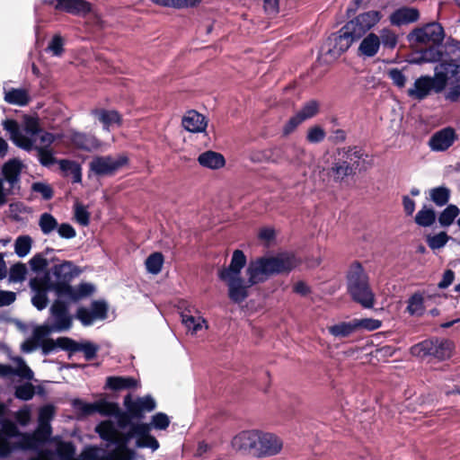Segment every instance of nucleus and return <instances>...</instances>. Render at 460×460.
Segmentation results:
<instances>
[{
	"instance_id": "nucleus-30",
	"label": "nucleus",
	"mask_w": 460,
	"mask_h": 460,
	"mask_svg": "<svg viewBox=\"0 0 460 460\" xmlns=\"http://www.w3.org/2000/svg\"><path fill=\"white\" fill-rule=\"evenodd\" d=\"M380 47L379 36L370 32L361 40L358 49V55L364 58H373L378 53Z\"/></svg>"
},
{
	"instance_id": "nucleus-43",
	"label": "nucleus",
	"mask_w": 460,
	"mask_h": 460,
	"mask_svg": "<svg viewBox=\"0 0 460 460\" xmlns=\"http://www.w3.org/2000/svg\"><path fill=\"white\" fill-rule=\"evenodd\" d=\"M442 53L436 48H429L420 53V55L411 59V63L422 64V63H435L440 61Z\"/></svg>"
},
{
	"instance_id": "nucleus-1",
	"label": "nucleus",
	"mask_w": 460,
	"mask_h": 460,
	"mask_svg": "<svg viewBox=\"0 0 460 460\" xmlns=\"http://www.w3.org/2000/svg\"><path fill=\"white\" fill-rule=\"evenodd\" d=\"M2 125L17 146L26 151L36 150L42 165L50 166L56 163L53 152L49 148L55 137L42 130L37 119L25 118L22 125H19L13 119H6Z\"/></svg>"
},
{
	"instance_id": "nucleus-44",
	"label": "nucleus",
	"mask_w": 460,
	"mask_h": 460,
	"mask_svg": "<svg viewBox=\"0 0 460 460\" xmlns=\"http://www.w3.org/2000/svg\"><path fill=\"white\" fill-rule=\"evenodd\" d=\"M39 226L43 234L49 235L57 230L58 220L50 213H43L39 218Z\"/></svg>"
},
{
	"instance_id": "nucleus-39",
	"label": "nucleus",
	"mask_w": 460,
	"mask_h": 460,
	"mask_svg": "<svg viewBox=\"0 0 460 460\" xmlns=\"http://www.w3.org/2000/svg\"><path fill=\"white\" fill-rule=\"evenodd\" d=\"M305 150L297 146H288L287 162L296 169H302L305 165Z\"/></svg>"
},
{
	"instance_id": "nucleus-13",
	"label": "nucleus",
	"mask_w": 460,
	"mask_h": 460,
	"mask_svg": "<svg viewBox=\"0 0 460 460\" xmlns=\"http://www.w3.org/2000/svg\"><path fill=\"white\" fill-rule=\"evenodd\" d=\"M455 345L448 340H426L411 347V352L417 357L433 356L440 360L452 356Z\"/></svg>"
},
{
	"instance_id": "nucleus-41",
	"label": "nucleus",
	"mask_w": 460,
	"mask_h": 460,
	"mask_svg": "<svg viewBox=\"0 0 460 460\" xmlns=\"http://www.w3.org/2000/svg\"><path fill=\"white\" fill-rule=\"evenodd\" d=\"M137 385L132 377L109 376L106 380V387L114 391L131 388Z\"/></svg>"
},
{
	"instance_id": "nucleus-54",
	"label": "nucleus",
	"mask_w": 460,
	"mask_h": 460,
	"mask_svg": "<svg viewBox=\"0 0 460 460\" xmlns=\"http://www.w3.org/2000/svg\"><path fill=\"white\" fill-rule=\"evenodd\" d=\"M326 133L320 126H314L308 128L306 140L309 143L316 144L322 142L325 138Z\"/></svg>"
},
{
	"instance_id": "nucleus-57",
	"label": "nucleus",
	"mask_w": 460,
	"mask_h": 460,
	"mask_svg": "<svg viewBox=\"0 0 460 460\" xmlns=\"http://www.w3.org/2000/svg\"><path fill=\"white\" fill-rule=\"evenodd\" d=\"M26 272L27 270L23 264H15L10 270L9 279L13 282H21L25 279Z\"/></svg>"
},
{
	"instance_id": "nucleus-23",
	"label": "nucleus",
	"mask_w": 460,
	"mask_h": 460,
	"mask_svg": "<svg viewBox=\"0 0 460 460\" xmlns=\"http://www.w3.org/2000/svg\"><path fill=\"white\" fill-rule=\"evenodd\" d=\"M58 343L62 349L83 352L87 360L94 358L99 350V346L91 341L76 342L69 338H58Z\"/></svg>"
},
{
	"instance_id": "nucleus-31",
	"label": "nucleus",
	"mask_w": 460,
	"mask_h": 460,
	"mask_svg": "<svg viewBox=\"0 0 460 460\" xmlns=\"http://www.w3.org/2000/svg\"><path fill=\"white\" fill-rule=\"evenodd\" d=\"M420 17L419 11L413 7H402L395 10L390 15V22L393 25L401 26L416 22Z\"/></svg>"
},
{
	"instance_id": "nucleus-40",
	"label": "nucleus",
	"mask_w": 460,
	"mask_h": 460,
	"mask_svg": "<svg viewBox=\"0 0 460 460\" xmlns=\"http://www.w3.org/2000/svg\"><path fill=\"white\" fill-rule=\"evenodd\" d=\"M58 164L65 175H71L74 182H81L82 169L79 164L75 161L63 159L58 161Z\"/></svg>"
},
{
	"instance_id": "nucleus-15",
	"label": "nucleus",
	"mask_w": 460,
	"mask_h": 460,
	"mask_svg": "<svg viewBox=\"0 0 460 460\" xmlns=\"http://www.w3.org/2000/svg\"><path fill=\"white\" fill-rule=\"evenodd\" d=\"M358 39L354 37L350 30H346V24L338 31L332 35L323 48L322 51L328 57L327 61H333L344 53Z\"/></svg>"
},
{
	"instance_id": "nucleus-26",
	"label": "nucleus",
	"mask_w": 460,
	"mask_h": 460,
	"mask_svg": "<svg viewBox=\"0 0 460 460\" xmlns=\"http://www.w3.org/2000/svg\"><path fill=\"white\" fill-rule=\"evenodd\" d=\"M12 360L16 365V368H13L9 365L0 364V377L18 376L28 380L33 377V372L26 365L22 358L14 357Z\"/></svg>"
},
{
	"instance_id": "nucleus-63",
	"label": "nucleus",
	"mask_w": 460,
	"mask_h": 460,
	"mask_svg": "<svg viewBox=\"0 0 460 460\" xmlns=\"http://www.w3.org/2000/svg\"><path fill=\"white\" fill-rule=\"evenodd\" d=\"M55 414V408L52 405H45L40 409L39 411V423L50 424L51 420Z\"/></svg>"
},
{
	"instance_id": "nucleus-61",
	"label": "nucleus",
	"mask_w": 460,
	"mask_h": 460,
	"mask_svg": "<svg viewBox=\"0 0 460 460\" xmlns=\"http://www.w3.org/2000/svg\"><path fill=\"white\" fill-rule=\"evenodd\" d=\"M357 331L359 329H366L369 331L376 330L381 326V322L376 319H354Z\"/></svg>"
},
{
	"instance_id": "nucleus-3",
	"label": "nucleus",
	"mask_w": 460,
	"mask_h": 460,
	"mask_svg": "<svg viewBox=\"0 0 460 460\" xmlns=\"http://www.w3.org/2000/svg\"><path fill=\"white\" fill-rule=\"evenodd\" d=\"M230 445L234 452L241 455L266 458L279 455L283 450L284 441L277 433L250 429L234 435Z\"/></svg>"
},
{
	"instance_id": "nucleus-34",
	"label": "nucleus",
	"mask_w": 460,
	"mask_h": 460,
	"mask_svg": "<svg viewBox=\"0 0 460 460\" xmlns=\"http://www.w3.org/2000/svg\"><path fill=\"white\" fill-rule=\"evenodd\" d=\"M199 164L208 169L217 170L224 167L226 160L224 156L215 151H206L198 157Z\"/></svg>"
},
{
	"instance_id": "nucleus-18",
	"label": "nucleus",
	"mask_w": 460,
	"mask_h": 460,
	"mask_svg": "<svg viewBox=\"0 0 460 460\" xmlns=\"http://www.w3.org/2000/svg\"><path fill=\"white\" fill-rule=\"evenodd\" d=\"M128 162L123 155H98L94 156L89 164L90 170L96 175H111Z\"/></svg>"
},
{
	"instance_id": "nucleus-19",
	"label": "nucleus",
	"mask_w": 460,
	"mask_h": 460,
	"mask_svg": "<svg viewBox=\"0 0 460 460\" xmlns=\"http://www.w3.org/2000/svg\"><path fill=\"white\" fill-rule=\"evenodd\" d=\"M382 19L378 11H368L358 14L346 23V30H350L354 37L358 40L374 28Z\"/></svg>"
},
{
	"instance_id": "nucleus-36",
	"label": "nucleus",
	"mask_w": 460,
	"mask_h": 460,
	"mask_svg": "<svg viewBox=\"0 0 460 460\" xmlns=\"http://www.w3.org/2000/svg\"><path fill=\"white\" fill-rule=\"evenodd\" d=\"M181 323L189 332L197 334L202 329H208L206 320L200 315H192L190 313H182Z\"/></svg>"
},
{
	"instance_id": "nucleus-20",
	"label": "nucleus",
	"mask_w": 460,
	"mask_h": 460,
	"mask_svg": "<svg viewBox=\"0 0 460 460\" xmlns=\"http://www.w3.org/2000/svg\"><path fill=\"white\" fill-rule=\"evenodd\" d=\"M107 305L102 301H93L90 308L79 307L76 311L75 317L83 325L88 326L93 324L96 320H103L107 317Z\"/></svg>"
},
{
	"instance_id": "nucleus-24",
	"label": "nucleus",
	"mask_w": 460,
	"mask_h": 460,
	"mask_svg": "<svg viewBox=\"0 0 460 460\" xmlns=\"http://www.w3.org/2000/svg\"><path fill=\"white\" fill-rule=\"evenodd\" d=\"M124 405L131 416L139 417L144 411H153L155 408V402L151 396L132 400L130 395H127L124 398Z\"/></svg>"
},
{
	"instance_id": "nucleus-56",
	"label": "nucleus",
	"mask_w": 460,
	"mask_h": 460,
	"mask_svg": "<svg viewBox=\"0 0 460 460\" xmlns=\"http://www.w3.org/2000/svg\"><path fill=\"white\" fill-rule=\"evenodd\" d=\"M449 237L445 232H441L438 234L428 236L427 243L429 246L435 250L443 247L448 241Z\"/></svg>"
},
{
	"instance_id": "nucleus-35",
	"label": "nucleus",
	"mask_w": 460,
	"mask_h": 460,
	"mask_svg": "<svg viewBox=\"0 0 460 460\" xmlns=\"http://www.w3.org/2000/svg\"><path fill=\"white\" fill-rule=\"evenodd\" d=\"M4 101L10 104L25 106L31 101L30 93L24 88L4 90Z\"/></svg>"
},
{
	"instance_id": "nucleus-37",
	"label": "nucleus",
	"mask_w": 460,
	"mask_h": 460,
	"mask_svg": "<svg viewBox=\"0 0 460 460\" xmlns=\"http://www.w3.org/2000/svg\"><path fill=\"white\" fill-rule=\"evenodd\" d=\"M328 332L336 339L348 338L357 332L355 320L339 322L328 327Z\"/></svg>"
},
{
	"instance_id": "nucleus-62",
	"label": "nucleus",
	"mask_w": 460,
	"mask_h": 460,
	"mask_svg": "<svg viewBox=\"0 0 460 460\" xmlns=\"http://www.w3.org/2000/svg\"><path fill=\"white\" fill-rule=\"evenodd\" d=\"M170 424L168 416L163 412H158L152 417L151 425L156 429H165Z\"/></svg>"
},
{
	"instance_id": "nucleus-27",
	"label": "nucleus",
	"mask_w": 460,
	"mask_h": 460,
	"mask_svg": "<svg viewBox=\"0 0 460 460\" xmlns=\"http://www.w3.org/2000/svg\"><path fill=\"white\" fill-rule=\"evenodd\" d=\"M69 139L76 148L87 152L97 150L102 146V143L95 136L82 132H72Z\"/></svg>"
},
{
	"instance_id": "nucleus-42",
	"label": "nucleus",
	"mask_w": 460,
	"mask_h": 460,
	"mask_svg": "<svg viewBox=\"0 0 460 460\" xmlns=\"http://www.w3.org/2000/svg\"><path fill=\"white\" fill-rule=\"evenodd\" d=\"M451 190L445 186H439L429 190V199L438 207H443L449 201Z\"/></svg>"
},
{
	"instance_id": "nucleus-38",
	"label": "nucleus",
	"mask_w": 460,
	"mask_h": 460,
	"mask_svg": "<svg viewBox=\"0 0 460 460\" xmlns=\"http://www.w3.org/2000/svg\"><path fill=\"white\" fill-rule=\"evenodd\" d=\"M95 290V288L91 283H81L76 287H72L71 292H66L62 298H66L68 301L75 302L84 297L92 295Z\"/></svg>"
},
{
	"instance_id": "nucleus-52",
	"label": "nucleus",
	"mask_w": 460,
	"mask_h": 460,
	"mask_svg": "<svg viewBox=\"0 0 460 460\" xmlns=\"http://www.w3.org/2000/svg\"><path fill=\"white\" fill-rule=\"evenodd\" d=\"M53 251V249H47L44 252L35 254L30 260L31 270L34 271L44 270L49 265V261L46 256Z\"/></svg>"
},
{
	"instance_id": "nucleus-48",
	"label": "nucleus",
	"mask_w": 460,
	"mask_h": 460,
	"mask_svg": "<svg viewBox=\"0 0 460 460\" xmlns=\"http://www.w3.org/2000/svg\"><path fill=\"white\" fill-rule=\"evenodd\" d=\"M381 40V45L384 48L394 49L398 42L397 34L389 28H384L380 31V34L378 35Z\"/></svg>"
},
{
	"instance_id": "nucleus-32",
	"label": "nucleus",
	"mask_w": 460,
	"mask_h": 460,
	"mask_svg": "<svg viewBox=\"0 0 460 460\" xmlns=\"http://www.w3.org/2000/svg\"><path fill=\"white\" fill-rule=\"evenodd\" d=\"M91 113L103 125V128L107 131L110 130L111 127L119 126L121 123L120 115L114 110L95 109Z\"/></svg>"
},
{
	"instance_id": "nucleus-33",
	"label": "nucleus",
	"mask_w": 460,
	"mask_h": 460,
	"mask_svg": "<svg viewBox=\"0 0 460 460\" xmlns=\"http://www.w3.org/2000/svg\"><path fill=\"white\" fill-rule=\"evenodd\" d=\"M31 287L32 290L34 291V295L31 298L32 305L38 309V310H43L47 307L49 303L48 298V291H52L51 289H49L45 288L40 283V279H34L31 281Z\"/></svg>"
},
{
	"instance_id": "nucleus-51",
	"label": "nucleus",
	"mask_w": 460,
	"mask_h": 460,
	"mask_svg": "<svg viewBox=\"0 0 460 460\" xmlns=\"http://www.w3.org/2000/svg\"><path fill=\"white\" fill-rule=\"evenodd\" d=\"M51 432L50 424L39 423L37 429L33 433H30L31 436H34L36 440V446L33 449H37L43 442L48 440Z\"/></svg>"
},
{
	"instance_id": "nucleus-10",
	"label": "nucleus",
	"mask_w": 460,
	"mask_h": 460,
	"mask_svg": "<svg viewBox=\"0 0 460 460\" xmlns=\"http://www.w3.org/2000/svg\"><path fill=\"white\" fill-rule=\"evenodd\" d=\"M348 289L352 298L362 306L370 308L374 305V294L368 286V278L358 262L349 270Z\"/></svg>"
},
{
	"instance_id": "nucleus-21",
	"label": "nucleus",
	"mask_w": 460,
	"mask_h": 460,
	"mask_svg": "<svg viewBox=\"0 0 460 460\" xmlns=\"http://www.w3.org/2000/svg\"><path fill=\"white\" fill-rule=\"evenodd\" d=\"M75 448L71 442L58 441L55 451H40L30 460H77L75 457Z\"/></svg>"
},
{
	"instance_id": "nucleus-12",
	"label": "nucleus",
	"mask_w": 460,
	"mask_h": 460,
	"mask_svg": "<svg viewBox=\"0 0 460 460\" xmlns=\"http://www.w3.org/2000/svg\"><path fill=\"white\" fill-rule=\"evenodd\" d=\"M72 321L67 305L58 298L50 307V317L48 323L38 327L34 331V334L37 338H40L51 332L68 331L72 326Z\"/></svg>"
},
{
	"instance_id": "nucleus-45",
	"label": "nucleus",
	"mask_w": 460,
	"mask_h": 460,
	"mask_svg": "<svg viewBox=\"0 0 460 460\" xmlns=\"http://www.w3.org/2000/svg\"><path fill=\"white\" fill-rule=\"evenodd\" d=\"M436 220V213L433 208L424 206L415 216V222L420 226H430Z\"/></svg>"
},
{
	"instance_id": "nucleus-60",
	"label": "nucleus",
	"mask_w": 460,
	"mask_h": 460,
	"mask_svg": "<svg viewBox=\"0 0 460 460\" xmlns=\"http://www.w3.org/2000/svg\"><path fill=\"white\" fill-rule=\"evenodd\" d=\"M34 395V388L31 384H25L17 386L15 389V396L19 399L28 401Z\"/></svg>"
},
{
	"instance_id": "nucleus-58",
	"label": "nucleus",
	"mask_w": 460,
	"mask_h": 460,
	"mask_svg": "<svg viewBox=\"0 0 460 460\" xmlns=\"http://www.w3.org/2000/svg\"><path fill=\"white\" fill-rule=\"evenodd\" d=\"M75 217L81 226H87L90 220V214L86 208L79 203L75 205Z\"/></svg>"
},
{
	"instance_id": "nucleus-17",
	"label": "nucleus",
	"mask_w": 460,
	"mask_h": 460,
	"mask_svg": "<svg viewBox=\"0 0 460 460\" xmlns=\"http://www.w3.org/2000/svg\"><path fill=\"white\" fill-rule=\"evenodd\" d=\"M445 38L443 27L438 22H430L420 28L413 30L408 40L415 44L439 45Z\"/></svg>"
},
{
	"instance_id": "nucleus-59",
	"label": "nucleus",
	"mask_w": 460,
	"mask_h": 460,
	"mask_svg": "<svg viewBox=\"0 0 460 460\" xmlns=\"http://www.w3.org/2000/svg\"><path fill=\"white\" fill-rule=\"evenodd\" d=\"M31 190L32 191L40 194L46 200L50 199L53 197L52 188L45 182H34L31 185Z\"/></svg>"
},
{
	"instance_id": "nucleus-47",
	"label": "nucleus",
	"mask_w": 460,
	"mask_h": 460,
	"mask_svg": "<svg viewBox=\"0 0 460 460\" xmlns=\"http://www.w3.org/2000/svg\"><path fill=\"white\" fill-rule=\"evenodd\" d=\"M145 264L149 273L156 275L162 270L164 256L161 252H154L146 258Z\"/></svg>"
},
{
	"instance_id": "nucleus-9",
	"label": "nucleus",
	"mask_w": 460,
	"mask_h": 460,
	"mask_svg": "<svg viewBox=\"0 0 460 460\" xmlns=\"http://www.w3.org/2000/svg\"><path fill=\"white\" fill-rule=\"evenodd\" d=\"M36 446L34 436L21 433L16 425L9 420L2 423L0 429V456L5 457L15 450L32 449Z\"/></svg>"
},
{
	"instance_id": "nucleus-49",
	"label": "nucleus",
	"mask_w": 460,
	"mask_h": 460,
	"mask_svg": "<svg viewBox=\"0 0 460 460\" xmlns=\"http://www.w3.org/2000/svg\"><path fill=\"white\" fill-rule=\"evenodd\" d=\"M32 239L29 235L17 237L14 243V251L19 257H25L31 251Z\"/></svg>"
},
{
	"instance_id": "nucleus-55",
	"label": "nucleus",
	"mask_w": 460,
	"mask_h": 460,
	"mask_svg": "<svg viewBox=\"0 0 460 460\" xmlns=\"http://www.w3.org/2000/svg\"><path fill=\"white\" fill-rule=\"evenodd\" d=\"M269 156L270 162L275 164H281L284 161H287L288 155V146L287 147H279L276 146L269 149Z\"/></svg>"
},
{
	"instance_id": "nucleus-11",
	"label": "nucleus",
	"mask_w": 460,
	"mask_h": 460,
	"mask_svg": "<svg viewBox=\"0 0 460 460\" xmlns=\"http://www.w3.org/2000/svg\"><path fill=\"white\" fill-rule=\"evenodd\" d=\"M348 289L352 298L362 306L370 308L374 305V294L368 286V278L358 262L349 270Z\"/></svg>"
},
{
	"instance_id": "nucleus-25",
	"label": "nucleus",
	"mask_w": 460,
	"mask_h": 460,
	"mask_svg": "<svg viewBox=\"0 0 460 460\" xmlns=\"http://www.w3.org/2000/svg\"><path fill=\"white\" fill-rule=\"evenodd\" d=\"M432 90L436 92V80L434 76L424 75L416 79L413 86L408 90V95L417 100H423Z\"/></svg>"
},
{
	"instance_id": "nucleus-6",
	"label": "nucleus",
	"mask_w": 460,
	"mask_h": 460,
	"mask_svg": "<svg viewBox=\"0 0 460 460\" xmlns=\"http://www.w3.org/2000/svg\"><path fill=\"white\" fill-rule=\"evenodd\" d=\"M361 157L362 152L356 146L337 148L332 154H325L319 162L318 167L335 181H341L354 173L351 163Z\"/></svg>"
},
{
	"instance_id": "nucleus-53",
	"label": "nucleus",
	"mask_w": 460,
	"mask_h": 460,
	"mask_svg": "<svg viewBox=\"0 0 460 460\" xmlns=\"http://www.w3.org/2000/svg\"><path fill=\"white\" fill-rule=\"evenodd\" d=\"M423 298L420 295H413L408 302L407 310L411 314L420 315L423 312Z\"/></svg>"
},
{
	"instance_id": "nucleus-50",
	"label": "nucleus",
	"mask_w": 460,
	"mask_h": 460,
	"mask_svg": "<svg viewBox=\"0 0 460 460\" xmlns=\"http://www.w3.org/2000/svg\"><path fill=\"white\" fill-rule=\"evenodd\" d=\"M319 111V103L314 100L305 102L303 107L296 112L302 121L314 117Z\"/></svg>"
},
{
	"instance_id": "nucleus-64",
	"label": "nucleus",
	"mask_w": 460,
	"mask_h": 460,
	"mask_svg": "<svg viewBox=\"0 0 460 460\" xmlns=\"http://www.w3.org/2000/svg\"><path fill=\"white\" fill-rule=\"evenodd\" d=\"M64 40L59 35H56L50 40L48 46V50L54 56H60L63 52Z\"/></svg>"
},
{
	"instance_id": "nucleus-28",
	"label": "nucleus",
	"mask_w": 460,
	"mask_h": 460,
	"mask_svg": "<svg viewBox=\"0 0 460 460\" xmlns=\"http://www.w3.org/2000/svg\"><path fill=\"white\" fill-rule=\"evenodd\" d=\"M55 9L74 15H84L91 11V5L84 0H55Z\"/></svg>"
},
{
	"instance_id": "nucleus-16",
	"label": "nucleus",
	"mask_w": 460,
	"mask_h": 460,
	"mask_svg": "<svg viewBox=\"0 0 460 460\" xmlns=\"http://www.w3.org/2000/svg\"><path fill=\"white\" fill-rule=\"evenodd\" d=\"M436 93H441L447 84L460 83V65L455 60H444L435 67Z\"/></svg>"
},
{
	"instance_id": "nucleus-46",
	"label": "nucleus",
	"mask_w": 460,
	"mask_h": 460,
	"mask_svg": "<svg viewBox=\"0 0 460 460\" xmlns=\"http://www.w3.org/2000/svg\"><path fill=\"white\" fill-rule=\"evenodd\" d=\"M459 214L460 209L457 206L450 204L440 213L438 222L441 226H449L453 224Z\"/></svg>"
},
{
	"instance_id": "nucleus-2",
	"label": "nucleus",
	"mask_w": 460,
	"mask_h": 460,
	"mask_svg": "<svg viewBox=\"0 0 460 460\" xmlns=\"http://www.w3.org/2000/svg\"><path fill=\"white\" fill-rule=\"evenodd\" d=\"M75 406L82 411L84 414H92L99 412L106 416H113L117 421V429L119 428L127 432L123 434L119 430V438L127 439L126 447L129 450L128 446L131 440L135 439L134 446L137 447H150L153 451L159 447V443L155 438L148 435L150 427L147 424L131 423L128 414L121 412L117 404L105 401H99L93 403H87L82 401H75ZM131 452H133L130 449ZM134 454V453H132ZM134 455H132V458Z\"/></svg>"
},
{
	"instance_id": "nucleus-4",
	"label": "nucleus",
	"mask_w": 460,
	"mask_h": 460,
	"mask_svg": "<svg viewBox=\"0 0 460 460\" xmlns=\"http://www.w3.org/2000/svg\"><path fill=\"white\" fill-rule=\"evenodd\" d=\"M299 261L293 253H281L275 257H261L252 261L246 270L248 282L254 285L265 281L273 274L288 272Z\"/></svg>"
},
{
	"instance_id": "nucleus-22",
	"label": "nucleus",
	"mask_w": 460,
	"mask_h": 460,
	"mask_svg": "<svg viewBox=\"0 0 460 460\" xmlns=\"http://www.w3.org/2000/svg\"><path fill=\"white\" fill-rule=\"evenodd\" d=\"M456 139V130L447 127L434 133L429 140V146L432 151L443 152L453 146Z\"/></svg>"
},
{
	"instance_id": "nucleus-7",
	"label": "nucleus",
	"mask_w": 460,
	"mask_h": 460,
	"mask_svg": "<svg viewBox=\"0 0 460 460\" xmlns=\"http://www.w3.org/2000/svg\"><path fill=\"white\" fill-rule=\"evenodd\" d=\"M246 263V257L240 250L233 253L230 265L218 271V278L228 288V296L234 303H241L248 296V288L252 285L241 277V270Z\"/></svg>"
},
{
	"instance_id": "nucleus-8",
	"label": "nucleus",
	"mask_w": 460,
	"mask_h": 460,
	"mask_svg": "<svg viewBox=\"0 0 460 460\" xmlns=\"http://www.w3.org/2000/svg\"><path fill=\"white\" fill-rule=\"evenodd\" d=\"M81 273V270L70 261L54 265L43 278L40 283L45 288L55 292L58 298H62L66 292H71L70 282Z\"/></svg>"
},
{
	"instance_id": "nucleus-29",
	"label": "nucleus",
	"mask_w": 460,
	"mask_h": 460,
	"mask_svg": "<svg viewBox=\"0 0 460 460\" xmlns=\"http://www.w3.org/2000/svg\"><path fill=\"white\" fill-rule=\"evenodd\" d=\"M183 128L193 133L203 132L208 125L206 118L196 111H189L182 119Z\"/></svg>"
},
{
	"instance_id": "nucleus-5",
	"label": "nucleus",
	"mask_w": 460,
	"mask_h": 460,
	"mask_svg": "<svg viewBox=\"0 0 460 460\" xmlns=\"http://www.w3.org/2000/svg\"><path fill=\"white\" fill-rule=\"evenodd\" d=\"M96 431L100 437L113 444L114 449L102 456H98V450L94 447L85 448L80 455V460H132V452L128 450L127 439L119 438V429L111 420L102 421L97 427Z\"/></svg>"
},
{
	"instance_id": "nucleus-14",
	"label": "nucleus",
	"mask_w": 460,
	"mask_h": 460,
	"mask_svg": "<svg viewBox=\"0 0 460 460\" xmlns=\"http://www.w3.org/2000/svg\"><path fill=\"white\" fill-rule=\"evenodd\" d=\"M21 166V163L17 160H11L4 164L0 176V207L7 202V197L13 194V190L18 186Z\"/></svg>"
}]
</instances>
